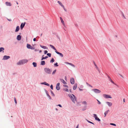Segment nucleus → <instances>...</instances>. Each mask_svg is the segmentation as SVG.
<instances>
[{
    "instance_id": "nucleus-1",
    "label": "nucleus",
    "mask_w": 128,
    "mask_h": 128,
    "mask_svg": "<svg viewBox=\"0 0 128 128\" xmlns=\"http://www.w3.org/2000/svg\"><path fill=\"white\" fill-rule=\"evenodd\" d=\"M69 96L72 102L74 103H75V101L76 100V96L73 94L69 95Z\"/></svg>"
},
{
    "instance_id": "nucleus-2",
    "label": "nucleus",
    "mask_w": 128,
    "mask_h": 128,
    "mask_svg": "<svg viewBox=\"0 0 128 128\" xmlns=\"http://www.w3.org/2000/svg\"><path fill=\"white\" fill-rule=\"evenodd\" d=\"M28 61V60L26 59L22 60L18 62L17 64L18 65L22 64L27 62Z\"/></svg>"
},
{
    "instance_id": "nucleus-3",
    "label": "nucleus",
    "mask_w": 128,
    "mask_h": 128,
    "mask_svg": "<svg viewBox=\"0 0 128 128\" xmlns=\"http://www.w3.org/2000/svg\"><path fill=\"white\" fill-rule=\"evenodd\" d=\"M44 70L48 74H50L51 73V71L48 68H46L44 69Z\"/></svg>"
},
{
    "instance_id": "nucleus-4",
    "label": "nucleus",
    "mask_w": 128,
    "mask_h": 128,
    "mask_svg": "<svg viewBox=\"0 0 128 128\" xmlns=\"http://www.w3.org/2000/svg\"><path fill=\"white\" fill-rule=\"evenodd\" d=\"M103 96L106 98H112L111 96L109 95L106 94H104L103 95Z\"/></svg>"
},
{
    "instance_id": "nucleus-5",
    "label": "nucleus",
    "mask_w": 128,
    "mask_h": 128,
    "mask_svg": "<svg viewBox=\"0 0 128 128\" xmlns=\"http://www.w3.org/2000/svg\"><path fill=\"white\" fill-rule=\"evenodd\" d=\"M92 90L96 93H99L101 92V91L96 89H93Z\"/></svg>"
},
{
    "instance_id": "nucleus-6",
    "label": "nucleus",
    "mask_w": 128,
    "mask_h": 128,
    "mask_svg": "<svg viewBox=\"0 0 128 128\" xmlns=\"http://www.w3.org/2000/svg\"><path fill=\"white\" fill-rule=\"evenodd\" d=\"M94 115L96 120H97L98 121H100V120L98 118L97 116V115L96 114H94Z\"/></svg>"
},
{
    "instance_id": "nucleus-7",
    "label": "nucleus",
    "mask_w": 128,
    "mask_h": 128,
    "mask_svg": "<svg viewBox=\"0 0 128 128\" xmlns=\"http://www.w3.org/2000/svg\"><path fill=\"white\" fill-rule=\"evenodd\" d=\"M70 83L72 84H74V80L73 78H71L70 80Z\"/></svg>"
},
{
    "instance_id": "nucleus-8",
    "label": "nucleus",
    "mask_w": 128,
    "mask_h": 128,
    "mask_svg": "<svg viewBox=\"0 0 128 128\" xmlns=\"http://www.w3.org/2000/svg\"><path fill=\"white\" fill-rule=\"evenodd\" d=\"M108 77V78L109 80L111 82L113 83V84H115L114 82L112 80L111 78L109 76H107Z\"/></svg>"
},
{
    "instance_id": "nucleus-9",
    "label": "nucleus",
    "mask_w": 128,
    "mask_h": 128,
    "mask_svg": "<svg viewBox=\"0 0 128 128\" xmlns=\"http://www.w3.org/2000/svg\"><path fill=\"white\" fill-rule=\"evenodd\" d=\"M10 58V56H4L3 58V60H6Z\"/></svg>"
},
{
    "instance_id": "nucleus-10",
    "label": "nucleus",
    "mask_w": 128,
    "mask_h": 128,
    "mask_svg": "<svg viewBox=\"0 0 128 128\" xmlns=\"http://www.w3.org/2000/svg\"><path fill=\"white\" fill-rule=\"evenodd\" d=\"M60 83H58L57 84L56 88L57 90H58L60 89Z\"/></svg>"
},
{
    "instance_id": "nucleus-11",
    "label": "nucleus",
    "mask_w": 128,
    "mask_h": 128,
    "mask_svg": "<svg viewBox=\"0 0 128 128\" xmlns=\"http://www.w3.org/2000/svg\"><path fill=\"white\" fill-rule=\"evenodd\" d=\"M27 47L29 49H32V47L30 45L27 44Z\"/></svg>"
},
{
    "instance_id": "nucleus-12",
    "label": "nucleus",
    "mask_w": 128,
    "mask_h": 128,
    "mask_svg": "<svg viewBox=\"0 0 128 128\" xmlns=\"http://www.w3.org/2000/svg\"><path fill=\"white\" fill-rule=\"evenodd\" d=\"M64 63L66 64H69L70 65L74 67H75V66L72 63H70L67 62H64Z\"/></svg>"
},
{
    "instance_id": "nucleus-13",
    "label": "nucleus",
    "mask_w": 128,
    "mask_h": 128,
    "mask_svg": "<svg viewBox=\"0 0 128 128\" xmlns=\"http://www.w3.org/2000/svg\"><path fill=\"white\" fill-rule=\"evenodd\" d=\"M55 52L57 54H59L60 56L62 57H63V54L61 53H60L58 52L57 51H55Z\"/></svg>"
},
{
    "instance_id": "nucleus-14",
    "label": "nucleus",
    "mask_w": 128,
    "mask_h": 128,
    "mask_svg": "<svg viewBox=\"0 0 128 128\" xmlns=\"http://www.w3.org/2000/svg\"><path fill=\"white\" fill-rule=\"evenodd\" d=\"M106 103L109 106H111L112 105V103L111 102H106Z\"/></svg>"
},
{
    "instance_id": "nucleus-15",
    "label": "nucleus",
    "mask_w": 128,
    "mask_h": 128,
    "mask_svg": "<svg viewBox=\"0 0 128 128\" xmlns=\"http://www.w3.org/2000/svg\"><path fill=\"white\" fill-rule=\"evenodd\" d=\"M6 4L7 6H12L10 2H6Z\"/></svg>"
},
{
    "instance_id": "nucleus-16",
    "label": "nucleus",
    "mask_w": 128,
    "mask_h": 128,
    "mask_svg": "<svg viewBox=\"0 0 128 128\" xmlns=\"http://www.w3.org/2000/svg\"><path fill=\"white\" fill-rule=\"evenodd\" d=\"M21 36L20 35L18 36L17 37V39L18 40H21Z\"/></svg>"
},
{
    "instance_id": "nucleus-17",
    "label": "nucleus",
    "mask_w": 128,
    "mask_h": 128,
    "mask_svg": "<svg viewBox=\"0 0 128 128\" xmlns=\"http://www.w3.org/2000/svg\"><path fill=\"white\" fill-rule=\"evenodd\" d=\"M25 23L24 22L23 25H22L23 24V23H22L21 25V26H20V28L21 29H22L24 27V26H25Z\"/></svg>"
},
{
    "instance_id": "nucleus-18",
    "label": "nucleus",
    "mask_w": 128,
    "mask_h": 128,
    "mask_svg": "<svg viewBox=\"0 0 128 128\" xmlns=\"http://www.w3.org/2000/svg\"><path fill=\"white\" fill-rule=\"evenodd\" d=\"M41 84H44V85H46L47 86H50V84H49L47 83L46 82H42L41 83Z\"/></svg>"
},
{
    "instance_id": "nucleus-19",
    "label": "nucleus",
    "mask_w": 128,
    "mask_h": 128,
    "mask_svg": "<svg viewBox=\"0 0 128 128\" xmlns=\"http://www.w3.org/2000/svg\"><path fill=\"white\" fill-rule=\"evenodd\" d=\"M60 80L64 84H67L66 82L64 80L60 79Z\"/></svg>"
},
{
    "instance_id": "nucleus-20",
    "label": "nucleus",
    "mask_w": 128,
    "mask_h": 128,
    "mask_svg": "<svg viewBox=\"0 0 128 128\" xmlns=\"http://www.w3.org/2000/svg\"><path fill=\"white\" fill-rule=\"evenodd\" d=\"M58 2L61 6H62V7H64V5H63L62 3L60 2V1H58Z\"/></svg>"
},
{
    "instance_id": "nucleus-21",
    "label": "nucleus",
    "mask_w": 128,
    "mask_h": 128,
    "mask_svg": "<svg viewBox=\"0 0 128 128\" xmlns=\"http://www.w3.org/2000/svg\"><path fill=\"white\" fill-rule=\"evenodd\" d=\"M110 112L109 110H108L106 111L104 113V114L105 115L104 117H105L108 114V112Z\"/></svg>"
},
{
    "instance_id": "nucleus-22",
    "label": "nucleus",
    "mask_w": 128,
    "mask_h": 128,
    "mask_svg": "<svg viewBox=\"0 0 128 128\" xmlns=\"http://www.w3.org/2000/svg\"><path fill=\"white\" fill-rule=\"evenodd\" d=\"M60 18L62 23V24L64 26L65 24H64V21L63 19L61 17H60Z\"/></svg>"
},
{
    "instance_id": "nucleus-23",
    "label": "nucleus",
    "mask_w": 128,
    "mask_h": 128,
    "mask_svg": "<svg viewBox=\"0 0 128 128\" xmlns=\"http://www.w3.org/2000/svg\"><path fill=\"white\" fill-rule=\"evenodd\" d=\"M20 27L18 26L16 27L15 32H18L19 30Z\"/></svg>"
},
{
    "instance_id": "nucleus-24",
    "label": "nucleus",
    "mask_w": 128,
    "mask_h": 128,
    "mask_svg": "<svg viewBox=\"0 0 128 128\" xmlns=\"http://www.w3.org/2000/svg\"><path fill=\"white\" fill-rule=\"evenodd\" d=\"M45 64V61H42L41 62V64L42 65H44Z\"/></svg>"
},
{
    "instance_id": "nucleus-25",
    "label": "nucleus",
    "mask_w": 128,
    "mask_h": 128,
    "mask_svg": "<svg viewBox=\"0 0 128 128\" xmlns=\"http://www.w3.org/2000/svg\"><path fill=\"white\" fill-rule=\"evenodd\" d=\"M50 47L51 48H53L54 50H56V48H55L53 46H52V45H50Z\"/></svg>"
},
{
    "instance_id": "nucleus-26",
    "label": "nucleus",
    "mask_w": 128,
    "mask_h": 128,
    "mask_svg": "<svg viewBox=\"0 0 128 128\" xmlns=\"http://www.w3.org/2000/svg\"><path fill=\"white\" fill-rule=\"evenodd\" d=\"M40 47H41L42 48H44V49H47V47L44 46H41V45H40Z\"/></svg>"
},
{
    "instance_id": "nucleus-27",
    "label": "nucleus",
    "mask_w": 128,
    "mask_h": 128,
    "mask_svg": "<svg viewBox=\"0 0 128 128\" xmlns=\"http://www.w3.org/2000/svg\"><path fill=\"white\" fill-rule=\"evenodd\" d=\"M77 87V85L76 84H75L73 87V89L74 90H75L76 89Z\"/></svg>"
},
{
    "instance_id": "nucleus-28",
    "label": "nucleus",
    "mask_w": 128,
    "mask_h": 128,
    "mask_svg": "<svg viewBox=\"0 0 128 128\" xmlns=\"http://www.w3.org/2000/svg\"><path fill=\"white\" fill-rule=\"evenodd\" d=\"M4 48L2 47L0 48V52H1L2 51L3 52H4Z\"/></svg>"
},
{
    "instance_id": "nucleus-29",
    "label": "nucleus",
    "mask_w": 128,
    "mask_h": 128,
    "mask_svg": "<svg viewBox=\"0 0 128 128\" xmlns=\"http://www.w3.org/2000/svg\"><path fill=\"white\" fill-rule=\"evenodd\" d=\"M32 64L33 65L34 67H36L37 66V64L36 62H33L32 63Z\"/></svg>"
},
{
    "instance_id": "nucleus-30",
    "label": "nucleus",
    "mask_w": 128,
    "mask_h": 128,
    "mask_svg": "<svg viewBox=\"0 0 128 128\" xmlns=\"http://www.w3.org/2000/svg\"><path fill=\"white\" fill-rule=\"evenodd\" d=\"M48 58V56H46L44 57H43L42 58L41 60H42L44 59H46Z\"/></svg>"
},
{
    "instance_id": "nucleus-31",
    "label": "nucleus",
    "mask_w": 128,
    "mask_h": 128,
    "mask_svg": "<svg viewBox=\"0 0 128 128\" xmlns=\"http://www.w3.org/2000/svg\"><path fill=\"white\" fill-rule=\"evenodd\" d=\"M54 60L53 58H52V59L50 61V62L51 63H52L53 62H54Z\"/></svg>"
},
{
    "instance_id": "nucleus-32",
    "label": "nucleus",
    "mask_w": 128,
    "mask_h": 128,
    "mask_svg": "<svg viewBox=\"0 0 128 128\" xmlns=\"http://www.w3.org/2000/svg\"><path fill=\"white\" fill-rule=\"evenodd\" d=\"M82 104L86 105L87 104V102L86 101H83L82 102Z\"/></svg>"
},
{
    "instance_id": "nucleus-33",
    "label": "nucleus",
    "mask_w": 128,
    "mask_h": 128,
    "mask_svg": "<svg viewBox=\"0 0 128 128\" xmlns=\"http://www.w3.org/2000/svg\"><path fill=\"white\" fill-rule=\"evenodd\" d=\"M94 64L95 66H96V68L97 69H98V67L97 66V65L95 64V62H94Z\"/></svg>"
},
{
    "instance_id": "nucleus-34",
    "label": "nucleus",
    "mask_w": 128,
    "mask_h": 128,
    "mask_svg": "<svg viewBox=\"0 0 128 128\" xmlns=\"http://www.w3.org/2000/svg\"><path fill=\"white\" fill-rule=\"evenodd\" d=\"M56 70H54L53 71V72H52V74H54L56 72Z\"/></svg>"
},
{
    "instance_id": "nucleus-35",
    "label": "nucleus",
    "mask_w": 128,
    "mask_h": 128,
    "mask_svg": "<svg viewBox=\"0 0 128 128\" xmlns=\"http://www.w3.org/2000/svg\"><path fill=\"white\" fill-rule=\"evenodd\" d=\"M47 55L49 57L51 56V54L50 53H48L47 54Z\"/></svg>"
},
{
    "instance_id": "nucleus-36",
    "label": "nucleus",
    "mask_w": 128,
    "mask_h": 128,
    "mask_svg": "<svg viewBox=\"0 0 128 128\" xmlns=\"http://www.w3.org/2000/svg\"><path fill=\"white\" fill-rule=\"evenodd\" d=\"M64 90L66 92H68V90L66 88H65L64 89Z\"/></svg>"
},
{
    "instance_id": "nucleus-37",
    "label": "nucleus",
    "mask_w": 128,
    "mask_h": 128,
    "mask_svg": "<svg viewBox=\"0 0 128 128\" xmlns=\"http://www.w3.org/2000/svg\"><path fill=\"white\" fill-rule=\"evenodd\" d=\"M122 16L123 17V18L124 19H125L126 18L124 16V14L123 13L122 14Z\"/></svg>"
},
{
    "instance_id": "nucleus-38",
    "label": "nucleus",
    "mask_w": 128,
    "mask_h": 128,
    "mask_svg": "<svg viewBox=\"0 0 128 128\" xmlns=\"http://www.w3.org/2000/svg\"><path fill=\"white\" fill-rule=\"evenodd\" d=\"M14 101L15 102L16 104L17 103V101H16V98H14Z\"/></svg>"
},
{
    "instance_id": "nucleus-39",
    "label": "nucleus",
    "mask_w": 128,
    "mask_h": 128,
    "mask_svg": "<svg viewBox=\"0 0 128 128\" xmlns=\"http://www.w3.org/2000/svg\"><path fill=\"white\" fill-rule=\"evenodd\" d=\"M54 65L55 66H58V63L56 62V63L54 64Z\"/></svg>"
},
{
    "instance_id": "nucleus-40",
    "label": "nucleus",
    "mask_w": 128,
    "mask_h": 128,
    "mask_svg": "<svg viewBox=\"0 0 128 128\" xmlns=\"http://www.w3.org/2000/svg\"><path fill=\"white\" fill-rule=\"evenodd\" d=\"M110 125H113V126H116V124H113V123H110Z\"/></svg>"
},
{
    "instance_id": "nucleus-41",
    "label": "nucleus",
    "mask_w": 128,
    "mask_h": 128,
    "mask_svg": "<svg viewBox=\"0 0 128 128\" xmlns=\"http://www.w3.org/2000/svg\"><path fill=\"white\" fill-rule=\"evenodd\" d=\"M48 52V51L47 50H45L44 51V54H47V53Z\"/></svg>"
},
{
    "instance_id": "nucleus-42",
    "label": "nucleus",
    "mask_w": 128,
    "mask_h": 128,
    "mask_svg": "<svg viewBox=\"0 0 128 128\" xmlns=\"http://www.w3.org/2000/svg\"><path fill=\"white\" fill-rule=\"evenodd\" d=\"M50 88H51L53 90V86L52 85H51L50 86Z\"/></svg>"
},
{
    "instance_id": "nucleus-43",
    "label": "nucleus",
    "mask_w": 128,
    "mask_h": 128,
    "mask_svg": "<svg viewBox=\"0 0 128 128\" xmlns=\"http://www.w3.org/2000/svg\"><path fill=\"white\" fill-rule=\"evenodd\" d=\"M51 94H53V96H54V94L53 93V92H52V90H51Z\"/></svg>"
},
{
    "instance_id": "nucleus-44",
    "label": "nucleus",
    "mask_w": 128,
    "mask_h": 128,
    "mask_svg": "<svg viewBox=\"0 0 128 128\" xmlns=\"http://www.w3.org/2000/svg\"><path fill=\"white\" fill-rule=\"evenodd\" d=\"M97 100L98 102V104H101V102L98 100Z\"/></svg>"
},
{
    "instance_id": "nucleus-45",
    "label": "nucleus",
    "mask_w": 128,
    "mask_h": 128,
    "mask_svg": "<svg viewBox=\"0 0 128 128\" xmlns=\"http://www.w3.org/2000/svg\"><path fill=\"white\" fill-rule=\"evenodd\" d=\"M88 122H89L91 124H94L93 123H92V122H90V121H88Z\"/></svg>"
},
{
    "instance_id": "nucleus-46",
    "label": "nucleus",
    "mask_w": 128,
    "mask_h": 128,
    "mask_svg": "<svg viewBox=\"0 0 128 128\" xmlns=\"http://www.w3.org/2000/svg\"><path fill=\"white\" fill-rule=\"evenodd\" d=\"M64 86L65 87H66V88H68V86H67L66 85H64Z\"/></svg>"
},
{
    "instance_id": "nucleus-47",
    "label": "nucleus",
    "mask_w": 128,
    "mask_h": 128,
    "mask_svg": "<svg viewBox=\"0 0 128 128\" xmlns=\"http://www.w3.org/2000/svg\"><path fill=\"white\" fill-rule=\"evenodd\" d=\"M64 9V10L65 11H66V10L65 8H64V7H62Z\"/></svg>"
},
{
    "instance_id": "nucleus-48",
    "label": "nucleus",
    "mask_w": 128,
    "mask_h": 128,
    "mask_svg": "<svg viewBox=\"0 0 128 128\" xmlns=\"http://www.w3.org/2000/svg\"><path fill=\"white\" fill-rule=\"evenodd\" d=\"M33 40L34 41H35L36 40V39L35 38H34L33 39Z\"/></svg>"
},
{
    "instance_id": "nucleus-49",
    "label": "nucleus",
    "mask_w": 128,
    "mask_h": 128,
    "mask_svg": "<svg viewBox=\"0 0 128 128\" xmlns=\"http://www.w3.org/2000/svg\"><path fill=\"white\" fill-rule=\"evenodd\" d=\"M123 101L124 102H125V98H124L123 100Z\"/></svg>"
},
{
    "instance_id": "nucleus-50",
    "label": "nucleus",
    "mask_w": 128,
    "mask_h": 128,
    "mask_svg": "<svg viewBox=\"0 0 128 128\" xmlns=\"http://www.w3.org/2000/svg\"><path fill=\"white\" fill-rule=\"evenodd\" d=\"M58 106H59L60 107H62V106L60 104H59L58 105Z\"/></svg>"
},
{
    "instance_id": "nucleus-51",
    "label": "nucleus",
    "mask_w": 128,
    "mask_h": 128,
    "mask_svg": "<svg viewBox=\"0 0 128 128\" xmlns=\"http://www.w3.org/2000/svg\"><path fill=\"white\" fill-rule=\"evenodd\" d=\"M78 126H79V124H78V125L76 127V128H78Z\"/></svg>"
},
{
    "instance_id": "nucleus-52",
    "label": "nucleus",
    "mask_w": 128,
    "mask_h": 128,
    "mask_svg": "<svg viewBox=\"0 0 128 128\" xmlns=\"http://www.w3.org/2000/svg\"><path fill=\"white\" fill-rule=\"evenodd\" d=\"M65 79L66 80V76L65 77Z\"/></svg>"
},
{
    "instance_id": "nucleus-53",
    "label": "nucleus",
    "mask_w": 128,
    "mask_h": 128,
    "mask_svg": "<svg viewBox=\"0 0 128 128\" xmlns=\"http://www.w3.org/2000/svg\"><path fill=\"white\" fill-rule=\"evenodd\" d=\"M79 90H80V91H82V89H79Z\"/></svg>"
},
{
    "instance_id": "nucleus-54",
    "label": "nucleus",
    "mask_w": 128,
    "mask_h": 128,
    "mask_svg": "<svg viewBox=\"0 0 128 128\" xmlns=\"http://www.w3.org/2000/svg\"><path fill=\"white\" fill-rule=\"evenodd\" d=\"M48 96L50 97V98H51L50 97V96H49V95L48 94Z\"/></svg>"
},
{
    "instance_id": "nucleus-55",
    "label": "nucleus",
    "mask_w": 128,
    "mask_h": 128,
    "mask_svg": "<svg viewBox=\"0 0 128 128\" xmlns=\"http://www.w3.org/2000/svg\"><path fill=\"white\" fill-rule=\"evenodd\" d=\"M8 20H9V21H11V20H9L8 19Z\"/></svg>"
},
{
    "instance_id": "nucleus-56",
    "label": "nucleus",
    "mask_w": 128,
    "mask_h": 128,
    "mask_svg": "<svg viewBox=\"0 0 128 128\" xmlns=\"http://www.w3.org/2000/svg\"><path fill=\"white\" fill-rule=\"evenodd\" d=\"M16 3L18 4V2H16Z\"/></svg>"
},
{
    "instance_id": "nucleus-57",
    "label": "nucleus",
    "mask_w": 128,
    "mask_h": 128,
    "mask_svg": "<svg viewBox=\"0 0 128 128\" xmlns=\"http://www.w3.org/2000/svg\"><path fill=\"white\" fill-rule=\"evenodd\" d=\"M70 92H71V90H70Z\"/></svg>"
},
{
    "instance_id": "nucleus-58",
    "label": "nucleus",
    "mask_w": 128,
    "mask_h": 128,
    "mask_svg": "<svg viewBox=\"0 0 128 128\" xmlns=\"http://www.w3.org/2000/svg\"><path fill=\"white\" fill-rule=\"evenodd\" d=\"M42 34H41V36H42Z\"/></svg>"
},
{
    "instance_id": "nucleus-59",
    "label": "nucleus",
    "mask_w": 128,
    "mask_h": 128,
    "mask_svg": "<svg viewBox=\"0 0 128 128\" xmlns=\"http://www.w3.org/2000/svg\"><path fill=\"white\" fill-rule=\"evenodd\" d=\"M41 52V50L40 51V52Z\"/></svg>"
},
{
    "instance_id": "nucleus-60",
    "label": "nucleus",
    "mask_w": 128,
    "mask_h": 128,
    "mask_svg": "<svg viewBox=\"0 0 128 128\" xmlns=\"http://www.w3.org/2000/svg\"><path fill=\"white\" fill-rule=\"evenodd\" d=\"M90 86H91L90 85H89Z\"/></svg>"
},
{
    "instance_id": "nucleus-61",
    "label": "nucleus",
    "mask_w": 128,
    "mask_h": 128,
    "mask_svg": "<svg viewBox=\"0 0 128 128\" xmlns=\"http://www.w3.org/2000/svg\"><path fill=\"white\" fill-rule=\"evenodd\" d=\"M56 110H57V109H56Z\"/></svg>"
}]
</instances>
